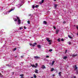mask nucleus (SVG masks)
Instances as JSON below:
<instances>
[{"mask_svg": "<svg viewBox=\"0 0 78 78\" xmlns=\"http://www.w3.org/2000/svg\"><path fill=\"white\" fill-rule=\"evenodd\" d=\"M35 7L36 8H38V7H39V5H37L35 6Z\"/></svg>", "mask_w": 78, "mask_h": 78, "instance_id": "obj_23", "label": "nucleus"}, {"mask_svg": "<svg viewBox=\"0 0 78 78\" xmlns=\"http://www.w3.org/2000/svg\"><path fill=\"white\" fill-rule=\"evenodd\" d=\"M32 45V44H31V43H30V45H31H31Z\"/></svg>", "mask_w": 78, "mask_h": 78, "instance_id": "obj_43", "label": "nucleus"}, {"mask_svg": "<svg viewBox=\"0 0 78 78\" xmlns=\"http://www.w3.org/2000/svg\"><path fill=\"white\" fill-rule=\"evenodd\" d=\"M46 40H47V41H48V42H51V40H50L49 39V38H46Z\"/></svg>", "mask_w": 78, "mask_h": 78, "instance_id": "obj_2", "label": "nucleus"}, {"mask_svg": "<svg viewBox=\"0 0 78 78\" xmlns=\"http://www.w3.org/2000/svg\"><path fill=\"white\" fill-rule=\"evenodd\" d=\"M68 37L69 38H70V39H73V37H72L70 36V35H68Z\"/></svg>", "mask_w": 78, "mask_h": 78, "instance_id": "obj_12", "label": "nucleus"}, {"mask_svg": "<svg viewBox=\"0 0 78 78\" xmlns=\"http://www.w3.org/2000/svg\"><path fill=\"white\" fill-rule=\"evenodd\" d=\"M67 51V50H66L65 51V53H66Z\"/></svg>", "mask_w": 78, "mask_h": 78, "instance_id": "obj_41", "label": "nucleus"}, {"mask_svg": "<svg viewBox=\"0 0 78 78\" xmlns=\"http://www.w3.org/2000/svg\"><path fill=\"white\" fill-rule=\"evenodd\" d=\"M37 63H36L35 66H37Z\"/></svg>", "mask_w": 78, "mask_h": 78, "instance_id": "obj_38", "label": "nucleus"}, {"mask_svg": "<svg viewBox=\"0 0 78 78\" xmlns=\"http://www.w3.org/2000/svg\"><path fill=\"white\" fill-rule=\"evenodd\" d=\"M37 66H34V67H35V68H37Z\"/></svg>", "mask_w": 78, "mask_h": 78, "instance_id": "obj_44", "label": "nucleus"}, {"mask_svg": "<svg viewBox=\"0 0 78 78\" xmlns=\"http://www.w3.org/2000/svg\"><path fill=\"white\" fill-rule=\"evenodd\" d=\"M53 70H54V69L51 68V72H53Z\"/></svg>", "mask_w": 78, "mask_h": 78, "instance_id": "obj_20", "label": "nucleus"}, {"mask_svg": "<svg viewBox=\"0 0 78 78\" xmlns=\"http://www.w3.org/2000/svg\"><path fill=\"white\" fill-rule=\"evenodd\" d=\"M27 23H28V24H30V21H27Z\"/></svg>", "mask_w": 78, "mask_h": 78, "instance_id": "obj_28", "label": "nucleus"}, {"mask_svg": "<svg viewBox=\"0 0 78 78\" xmlns=\"http://www.w3.org/2000/svg\"><path fill=\"white\" fill-rule=\"evenodd\" d=\"M74 27H75V26L74 25Z\"/></svg>", "mask_w": 78, "mask_h": 78, "instance_id": "obj_54", "label": "nucleus"}, {"mask_svg": "<svg viewBox=\"0 0 78 78\" xmlns=\"http://www.w3.org/2000/svg\"><path fill=\"white\" fill-rule=\"evenodd\" d=\"M74 68H75V70H77V69H78V67H77L76 66V65H75L74 67Z\"/></svg>", "mask_w": 78, "mask_h": 78, "instance_id": "obj_8", "label": "nucleus"}, {"mask_svg": "<svg viewBox=\"0 0 78 78\" xmlns=\"http://www.w3.org/2000/svg\"><path fill=\"white\" fill-rule=\"evenodd\" d=\"M71 78H76V77L75 76H73Z\"/></svg>", "mask_w": 78, "mask_h": 78, "instance_id": "obj_11", "label": "nucleus"}, {"mask_svg": "<svg viewBox=\"0 0 78 78\" xmlns=\"http://www.w3.org/2000/svg\"><path fill=\"white\" fill-rule=\"evenodd\" d=\"M31 66H32V67H34L35 65H31Z\"/></svg>", "mask_w": 78, "mask_h": 78, "instance_id": "obj_26", "label": "nucleus"}, {"mask_svg": "<svg viewBox=\"0 0 78 78\" xmlns=\"http://www.w3.org/2000/svg\"><path fill=\"white\" fill-rule=\"evenodd\" d=\"M54 1H56V0H54Z\"/></svg>", "mask_w": 78, "mask_h": 78, "instance_id": "obj_52", "label": "nucleus"}, {"mask_svg": "<svg viewBox=\"0 0 78 78\" xmlns=\"http://www.w3.org/2000/svg\"><path fill=\"white\" fill-rule=\"evenodd\" d=\"M61 41H64V39H63V38L61 39Z\"/></svg>", "mask_w": 78, "mask_h": 78, "instance_id": "obj_25", "label": "nucleus"}, {"mask_svg": "<svg viewBox=\"0 0 78 78\" xmlns=\"http://www.w3.org/2000/svg\"><path fill=\"white\" fill-rule=\"evenodd\" d=\"M17 56H15V58H17Z\"/></svg>", "mask_w": 78, "mask_h": 78, "instance_id": "obj_47", "label": "nucleus"}, {"mask_svg": "<svg viewBox=\"0 0 78 78\" xmlns=\"http://www.w3.org/2000/svg\"><path fill=\"white\" fill-rule=\"evenodd\" d=\"M16 18L18 20V23L17 24L18 25H20L21 23V20L20 19V18L19 17L17 16H16Z\"/></svg>", "mask_w": 78, "mask_h": 78, "instance_id": "obj_1", "label": "nucleus"}, {"mask_svg": "<svg viewBox=\"0 0 78 78\" xmlns=\"http://www.w3.org/2000/svg\"><path fill=\"white\" fill-rule=\"evenodd\" d=\"M34 58H35V59H40V57L36 56L34 57Z\"/></svg>", "mask_w": 78, "mask_h": 78, "instance_id": "obj_9", "label": "nucleus"}, {"mask_svg": "<svg viewBox=\"0 0 78 78\" xmlns=\"http://www.w3.org/2000/svg\"><path fill=\"white\" fill-rule=\"evenodd\" d=\"M41 69H46V67H45V66H44V65H43L41 67Z\"/></svg>", "mask_w": 78, "mask_h": 78, "instance_id": "obj_5", "label": "nucleus"}, {"mask_svg": "<svg viewBox=\"0 0 78 78\" xmlns=\"http://www.w3.org/2000/svg\"><path fill=\"white\" fill-rule=\"evenodd\" d=\"M34 78H37V76H36V75L35 74L34 75Z\"/></svg>", "mask_w": 78, "mask_h": 78, "instance_id": "obj_17", "label": "nucleus"}, {"mask_svg": "<svg viewBox=\"0 0 78 78\" xmlns=\"http://www.w3.org/2000/svg\"><path fill=\"white\" fill-rule=\"evenodd\" d=\"M12 73H13V74H14V73L13 72Z\"/></svg>", "mask_w": 78, "mask_h": 78, "instance_id": "obj_51", "label": "nucleus"}, {"mask_svg": "<svg viewBox=\"0 0 78 78\" xmlns=\"http://www.w3.org/2000/svg\"><path fill=\"white\" fill-rule=\"evenodd\" d=\"M34 7H35V6H34V5H32V8H33V9H34Z\"/></svg>", "mask_w": 78, "mask_h": 78, "instance_id": "obj_29", "label": "nucleus"}, {"mask_svg": "<svg viewBox=\"0 0 78 78\" xmlns=\"http://www.w3.org/2000/svg\"><path fill=\"white\" fill-rule=\"evenodd\" d=\"M13 49H17V48H13Z\"/></svg>", "mask_w": 78, "mask_h": 78, "instance_id": "obj_48", "label": "nucleus"}, {"mask_svg": "<svg viewBox=\"0 0 78 78\" xmlns=\"http://www.w3.org/2000/svg\"><path fill=\"white\" fill-rule=\"evenodd\" d=\"M37 47H38V48H41V45H39V44L37 46Z\"/></svg>", "mask_w": 78, "mask_h": 78, "instance_id": "obj_14", "label": "nucleus"}, {"mask_svg": "<svg viewBox=\"0 0 78 78\" xmlns=\"http://www.w3.org/2000/svg\"><path fill=\"white\" fill-rule=\"evenodd\" d=\"M77 35H78V31Z\"/></svg>", "mask_w": 78, "mask_h": 78, "instance_id": "obj_53", "label": "nucleus"}, {"mask_svg": "<svg viewBox=\"0 0 78 78\" xmlns=\"http://www.w3.org/2000/svg\"><path fill=\"white\" fill-rule=\"evenodd\" d=\"M57 6H58V4L54 5V7L55 9H56V8H57Z\"/></svg>", "mask_w": 78, "mask_h": 78, "instance_id": "obj_7", "label": "nucleus"}, {"mask_svg": "<svg viewBox=\"0 0 78 78\" xmlns=\"http://www.w3.org/2000/svg\"><path fill=\"white\" fill-rule=\"evenodd\" d=\"M63 23H66V22L64 21Z\"/></svg>", "mask_w": 78, "mask_h": 78, "instance_id": "obj_46", "label": "nucleus"}, {"mask_svg": "<svg viewBox=\"0 0 78 78\" xmlns=\"http://www.w3.org/2000/svg\"><path fill=\"white\" fill-rule=\"evenodd\" d=\"M67 59V56H65L63 58V59Z\"/></svg>", "mask_w": 78, "mask_h": 78, "instance_id": "obj_13", "label": "nucleus"}, {"mask_svg": "<svg viewBox=\"0 0 78 78\" xmlns=\"http://www.w3.org/2000/svg\"><path fill=\"white\" fill-rule=\"evenodd\" d=\"M78 56V55L76 54L75 55V54H73L72 55V57H75V56Z\"/></svg>", "mask_w": 78, "mask_h": 78, "instance_id": "obj_6", "label": "nucleus"}, {"mask_svg": "<svg viewBox=\"0 0 78 78\" xmlns=\"http://www.w3.org/2000/svg\"><path fill=\"white\" fill-rule=\"evenodd\" d=\"M52 76H55V74H53L52 75Z\"/></svg>", "mask_w": 78, "mask_h": 78, "instance_id": "obj_45", "label": "nucleus"}, {"mask_svg": "<svg viewBox=\"0 0 78 78\" xmlns=\"http://www.w3.org/2000/svg\"><path fill=\"white\" fill-rule=\"evenodd\" d=\"M20 76H24V75L23 74H22L20 75Z\"/></svg>", "mask_w": 78, "mask_h": 78, "instance_id": "obj_24", "label": "nucleus"}, {"mask_svg": "<svg viewBox=\"0 0 78 78\" xmlns=\"http://www.w3.org/2000/svg\"><path fill=\"white\" fill-rule=\"evenodd\" d=\"M53 51V49H50L49 50V51Z\"/></svg>", "mask_w": 78, "mask_h": 78, "instance_id": "obj_22", "label": "nucleus"}, {"mask_svg": "<svg viewBox=\"0 0 78 78\" xmlns=\"http://www.w3.org/2000/svg\"><path fill=\"white\" fill-rule=\"evenodd\" d=\"M49 45H51V42H49Z\"/></svg>", "mask_w": 78, "mask_h": 78, "instance_id": "obj_39", "label": "nucleus"}, {"mask_svg": "<svg viewBox=\"0 0 78 78\" xmlns=\"http://www.w3.org/2000/svg\"><path fill=\"white\" fill-rule=\"evenodd\" d=\"M59 29H57L56 30V34H58V32H59Z\"/></svg>", "mask_w": 78, "mask_h": 78, "instance_id": "obj_3", "label": "nucleus"}, {"mask_svg": "<svg viewBox=\"0 0 78 78\" xmlns=\"http://www.w3.org/2000/svg\"><path fill=\"white\" fill-rule=\"evenodd\" d=\"M37 45V43H33V44L32 45V47H35V45Z\"/></svg>", "mask_w": 78, "mask_h": 78, "instance_id": "obj_4", "label": "nucleus"}, {"mask_svg": "<svg viewBox=\"0 0 78 78\" xmlns=\"http://www.w3.org/2000/svg\"><path fill=\"white\" fill-rule=\"evenodd\" d=\"M76 73L77 74H78V70H77L76 71Z\"/></svg>", "mask_w": 78, "mask_h": 78, "instance_id": "obj_34", "label": "nucleus"}, {"mask_svg": "<svg viewBox=\"0 0 78 78\" xmlns=\"http://www.w3.org/2000/svg\"><path fill=\"white\" fill-rule=\"evenodd\" d=\"M57 41L59 42L61 41V40H60V38H58V39Z\"/></svg>", "mask_w": 78, "mask_h": 78, "instance_id": "obj_19", "label": "nucleus"}, {"mask_svg": "<svg viewBox=\"0 0 78 78\" xmlns=\"http://www.w3.org/2000/svg\"><path fill=\"white\" fill-rule=\"evenodd\" d=\"M0 76L1 77H3V76L2 74V73H0Z\"/></svg>", "mask_w": 78, "mask_h": 78, "instance_id": "obj_15", "label": "nucleus"}, {"mask_svg": "<svg viewBox=\"0 0 78 78\" xmlns=\"http://www.w3.org/2000/svg\"><path fill=\"white\" fill-rule=\"evenodd\" d=\"M20 30H21V29H23V28L22 27H20Z\"/></svg>", "mask_w": 78, "mask_h": 78, "instance_id": "obj_40", "label": "nucleus"}, {"mask_svg": "<svg viewBox=\"0 0 78 78\" xmlns=\"http://www.w3.org/2000/svg\"><path fill=\"white\" fill-rule=\"evenodd\" d=\"M29 16H31V14H30V15H29Z\"/></svg>", "mask_w": 78, "mask_h": 78, "instance_id": "obj_50", "label": "nucleus"}, {"mask_svg": "<svg viewBox=\"0 0 78 78\" xmlns=\"http://www.w3.org/2000/svg\"><path fill=\"white\" fill-rule=\"evenodd\" d=\"M69 44V45H71V42H69L68 43Z\"/></svg>", "mask_w": 78, "mask_h": 78, "instance_id": "obj_37", "label": "nucleus"}, {"mask_svg": "<svg viewBox=\"0 0 78 78\" xmlns=\"http://www.w3.org/2000/svg\"><path fill=\"white\" fill-rule=\"evenodd\" d=\"M53 27L55 30H56V27H55V26H54Z\"/></svg>", "mask_w": 78, "mask_h": 78, "instance_id": "obj_30", "label": "nucleus"}, {"mask_svg": "<svg viewBox=\"0 0 78 78\" xmlns=\"http://www.w3.org/2000/svg\"><path fill=\"white\" fill-rule=\"evenodd\" d=\"M35 72L36 73H38V70L37 69H35Z\"/></svg>", "mask_w": 78, "mask_h": 78, "instance_id": "obj_10", "label": "nucleus"}, {"mask_svg": "<svg viewBox=\"0 0 78 78\" xmlns=\"http://www.w3.org/2000/svg\"><path fill=\"white\" fill-rule=\"evenodd\" d=\"M21 58H23V56H21Z\"/></svg>", "mask_w": 78, "mask_h": 78, "instance_id": "obj_42", "label": "nucleus"}, {"mask_svg": "<svg viewBox=\"0 0 78 78\" xmlns=\"http://www.w3.org/2000/svg\"><path fill=\"white\" fill-rule=\"evenodd\" d=\"M13 11V9H12L11 10H10L9 11V12H11V11Z\"/></svg>", "mask_w": 78, "mask_h": 78, "instance_id": "obj_21", "label": "nucleus"}, {"mask_svg": "<svg viewBox=\"0 0 78 78\" xmlns=\"http://www.w3.org/2000/svg\"><path fill=\"white\" fill-rule=\"evenodd\" d=\"M16 49H13V51H16Z\"/></svg>", "mask_w": 78, "mask_h": 78, "instance_id": "obj_35", "label": "nucleus"}, {"mask_svg": "<svg viewBox=\"0 0 78 78\" xmlns=\"http://www.w3.org/2000/svg\"><path fill=\"white\" fill-rule=\"evenodd\" d=\"M24 29H27V28L25 26H24Z\"/></svg>", "mask_w": 78, "mask_h": 78, "instance_id": "obj_36", "label": "nucleus"}, {"mask_svg": "<svg viewBox=\"0 0 78 78\" xmlns=\"http://www.w3.org/2000/svg\"><path fill=\"white\" fill-rule=\"evenodd\" d=\"M49 56H48V55H47L46 56V58H49Z\"/></svg>", "mask_w": 78, "mask_h": 78, "instance_id": "obj_33", "label": "nucleus"}, {"mask_svg": "<svg viewBox=\"0 0 78 78\" xmlns=\"http://www.w3.org/2000/svg\"><path fill=\"white\" fill-rule=\"evenodd\" d=\"M61 72H60L58 73V74H59L60 76H61Z\"/></svg>", "mask_w": 78, "mask_h": 78, "instance_id": "obj_32", "label": "nucleus"}, {"mask_svg": "<svg viewBox=\"0 0 78 78\" xmlns=\"http://www.w3.org/2000/svg\"><path fill=\"white\" fill-rule=\"evenodd\" d=\"M55 64V61H52V62L51 65H53Z\"/></svg>", "mask_w": 78, "mask_h": 78, "instance_id": "obj_18", "label": "nucleus"}, {"mask_svg": "<svg viewBox=\"0 0 78 78\" xmlns=\"http://www.w3.org/2000/svg\"><path fill=\"white\" fill-rule=\"evenodd\" d=\"M14 21H15V22H17V19H15L14 20Z\"/></svg>", "mask_w": 78, "mask_h": 78, "instance_id": "obj_27", "label": "nucleus"}, {"mask_svg": "<svg viewBox=\"0 0 78 78\" xmlns=\"http://www.w3.org/2000/svg\"><path fill=\"white\" fill-rule=\"evenodd\" d=\"M44 0H41V3H44Z\"/></svg>", "mask_w": 78, "mask_h": 78, "instance_id": "obj_31", "label": "nucleus"}, {"mask_svg": "<svg viewBox=\"0 0 78 78\" xmlns=\"http://www.w3.org/2000/svg\"><path fill=\"white\" fill-rule=\"evenodd\" d=\"M43 23H44V24H47V23L45 21H44Z\"/></svg>", "mask_w": 78, "mask_h": 78, "instance_id": "obj_16", "label": "nucleus"}, {"mask_svg": "<svg viewBox=\"0 0 78 78\" xmlns=\"http://www.w3.org/2000/svg\"><path fill=\"white\" fill-rule=\"evenodd\" d=\"M30 78H34V77H31Z\"/></svg>", "mask_w": 78, "mask_h": 78, "instance_id": "obj_49", "label": "nucleus"}]
</instances>
